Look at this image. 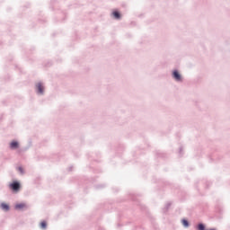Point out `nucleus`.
<instances>
[{
	"mask_svg": "<svg viewBox=\"0 0 230 230\" xmlns=\"http://www.w3.org/2000/svg\"><path fill=\"white\" fill-rule=\"evenodd\" d=\"M9 188L13 190V191H19V190H21V183L18 181H13L9 185Z\"/></svg>",
	"mask_w": 230,
	"mask_h": 230,
	"instance_id": "1",
	"label": "nucleus"
},
{
	"mask_svg": "<svg viewBox=\"0 0 230 230\" xmlns=\"http://www.w3.org/2000/svg\"><path fill=\"white\" fill-rule=\"evenodd\" d=\"M172 76L173 78L177 81V82H181L182 80V77L181 76V74H179V71L175 70L172 73Z\"/></svg>",
	"mask_w": 230,
	"mask_h": 230,
	"instance_id": "2",
	"label": "nucleus"
},
{
	"mask_svg": "<svg viewBox=\"0 0 230 230\" xmlns=\"http://www.w3.org/2000/svg\"><path fill=\"white\" fill-rule=\"evenodd\" d=\"M10 148H11L12 150H15V149L19 148V142H17V141H15V140L12 141V142L10 143Z\"/></svg>",
	"mask_w": 230,
	"mask_h": 230,
	"instance_id": "3",
	"label": "nucleus"
},
{
	"mask_svg": "<svg viewBox=\"0 0 230 230\" xmlns=\"http://www.w3.org/2000/svg\"><path fill=\"white\" fill-rule=\"evenodd\" d=\"M26 208V203H18L15 205V209H24Z\"/></svg>",
	"mask_w": 230,
	"mask_h": 230,
	"instance_id": "4",
	"label": "nucleus"
},
{
	"mask_svg": "<svg viewBox=\"0 0 230 230\" xmlns=\"http://www.w3.org/2000/svg\"><path fill=\"white\" fill-rule=\"evenodd\" d=\"M37 89H38V91H39V93H40V94H42V93H44V86H42V84H37Z\"/></svg>",
	"mask_w": 230,
	"mask_h": 230,
	"instance_id": "5",
	"label": "nucleus"
},
{
	"mask_svg": "<svg viewBox=\"0 0 230 230\" xmlns=\"http://www.w3.org/2000/svg\"><path fill=\"white\" fill-rule=\"evenodd\" d=\"M1 208H2V209H4V211H8V210L10 209V207H9L7 204H5V203H2V204H1Z\"/></svg>",
	"mask_w": 230,
	"mask_h": 230,
	"instance_id": "6",
	"label": "nucleus"
},
{
	"mask_svg": "<svg viewBox=\"0 0 230 230\" xmlns=\"http://www.w3.org/2000/svg\"><path fill=\"white\" fill-rule=\"evenodd\" d=\"M112 15L115 17V19H120L121 14L118 11H115L112 13Z\"/></svg>",
	"mask_w": 230,
	"mask_h": 230,
	"instance_id": "7",
	"label": "nucleus"
},
{
	"mask_svg": "<svg viewBox=\"0 0 230 230\" xmlns=\"http://www.w3.org/2000/svg\"><path fill=\"white\" fill-rule=\"evenodd\" d=\"M48 226V224L46 223V221H42L40 223V227L41 229H46V227Z\"/></svg>",
	"mask_w": 230,
	"mask_h": 230,
	"instance_id": "8",
	"label": "nucleus"
},
{
	"mask_svg": "<svg viewBox=\"0 0 230 230\" xmlns=\"http://www.w3.org/2000/svg\"><path fill=\"white\" fill-rule=\"evenodd\" d=\"M198 229H199V230H206V226H204L203 224H199V225L198 226Z\"/></svg>",
	"mask_w": 230,
	"mask_h": 230,
	"instance_id": "9",
	"label": "nucleus"
},
{
	"mask_svg": "<svg viewBox=\"0 0 230 230\" xmlns=\"http://www.w3.org/2000/svg\"><path fill=\"white\" fill-rule=\"evenodd\" d=\"M182 224L184 227H188V226H190V224L188 223V220H185V219L182 220Z\"/></svg>",
	"mask_w": 230,
	"mask_h": 230,
	"instance_id": "10",
	"label": "nucleus"
},
{
	"mask_svg": "<svg viewBox=\"0 0 230 230\" xmlns=\"http://www.w3.org/2000/svg\"><path fill=\"white\" fill-rule=\"evenodd\" d=\"M18 170H19V172H21V173H22V172H23V171H22V167H19V168H18Z\"/></svg>",
	"mask_w": 230,
	"mask_h": 230,
	"instance_id": "11",
	"label": "nucleus"
}]
</instances>
